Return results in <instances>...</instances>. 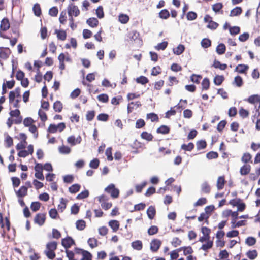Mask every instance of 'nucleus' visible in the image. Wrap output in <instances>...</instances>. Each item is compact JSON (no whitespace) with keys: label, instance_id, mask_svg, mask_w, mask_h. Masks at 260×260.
Masks as SVG:
<instances>
[{"label":"nucleus","instance_id":"f257e3e1","mask_svg":"<svg viewBox=\"0 0 260 260\" xmlns=\"http://www.w3.org/2000/svg\"><path fill=\"white\" fill-rule=\"evenodd\" d=\"M105 191L110 193L111 197L113 199L117 198L119 196V190L115 187L114 184H109L105 188Z\"/></svg>","mask_w":260,"mask_h":260},{"label":"nucleus","instance_id":"f03ea898","mask_svg":"<svg viewBox=\"0 0 260 260\" xmlns=\"http://www.w3.org/2000/svg\"><path fill=\"white\" fill-rule=\"evenodd\" d=\"M61 245L66 249H68L72 245H76V243L72 237L67 236L66 238L62 239Z\"/></svg>","mask_w":260,"mask_h":260},{"label":"nucleus","instance_id":"7ed1b4c3","mask_svg":"<svg viewBox=\"0 0 260 260\" xmlns=\"http://www.w3.org/2000/svg\"><path fill=\"white\" fill-rule=\"evenodd\" d=\"M68 13L69 16L74 14L75 17H77L80 14V10L77 6L71 4L68 7Z\"/></svg>","mask_w":260,"mask_h":260},{"label":"nucleus","instance_id":"20e7f679","mask_svg":"<svg viewBox=\"0 0 260 260\" xmlns=\"http://www.w3.org/2000/svg\"><path fill=\"white\" fill-rule=\"evenodd\" d=\"M161 245V241L158 239H153L150 243V250L153 252H157Z\"/></svg>","mask_w":260,"mask_h":260},{"label":"nucleus","instance_id":"39448f33","mask_svg":"<svg viewBox=\"0 0 260 260\" xmlns=\"http://www.w3.org/2000/svg\"><path fill=\"white\" fill-rule=\"evenodd\" d=\"M46 220L45 213H38L34 218V222L40 226L43 225Z\"/></svg>","mask_w":260,"mask_h":260},{"label":"nucleus","instance_id":"423d86ee","mask_svg":"<svg viewBox=\"0 0 260 260\" xmlns=\"http://www.w3.org/2000/svg\"><path fill=\"white\" fill-rule=\"evenodd\" d=\"M9 20L7 17H4L1 21L0 31H6L10 28Z\"/></svg>","mask_w":260,"mask_h":260},{"label":"nucleus","instance_id":"0eeeda50","mask_svg":"<svg viewBox=\"0 0 260 260\" xmlns=\"http://www.w3.org/2000/svg\"><path fill=\"white\" fill-rule=\"evenodd\" d=\"M248 103L254 104L256 103H259V105L258 109L256 110V111H258L260 108V95L258 94H253L249 96L246 100Z\"/></svg>","mask_w":260,"mask_h":260},{"label":"nucleus","instance_id":"6e6552de","mask_svg":"<svg viewBox=\"0 0 260 260\" xmlns=\"http://www.w3.org/2000/svg\"><path fill=\"white\" fill-rule=\"evenodd\" d=\"M11 53V50L8 47H0V58L3 59H7L9 54Z\"/></svg>","mask_w":260,"mask_h":260},{"label":"nucleus","instance_id":"1a4fd4ad","mask_svg":"<svg viewBox=\"0 0 260 260\" xmlns=\"http://www.w3.org/2000/svg\"><path fill=\"white\" fill-rule=\"evenodd\" d=\"M17 197L18 198H23L27 194L26 187L24 186H21L19 190H16L14 189Z\"/></svg>","mask_w":260,"mask_h":260},{"label":"nucleus","instance_id":"9d476101","mask_svg":"<svg viewBox=\"0 0 260 260\" xmlns=\"http://www.w3.org/2000/svg\"><path fill=\"white\" fill-rule=\"evenodd\" d=\"M249 69V66L247 64H239L235 69V71L240 74H244L246 73Z\"/></svg>","mask_w":260,"mask_h":260},{"label":"nucleus","instance_id":"9b49d317","mask_svg":"<svg viewBox=\"0 0 260 260\" xmlns=\"http://www.w3.org/2000/svg\"><path fill=\"white\" fill-rule=\"evenodd\" d=\"M223 7V5L222 3L219 2L217 3L212 6V10L215 13H220L221 14H223V11L222 10V9Z\"/></svg>","mask_w":260,"mask_h":260},{"label":"nucleus","instance_id":"f8f14e48","mask_svg":"<svg viewBox=\"0 0 260 260\" xmlns=\"http://www.w3.org/2000/svg\"><path fill=\"white\" fill-rule=\"evenodd\" d=\"M109 226L112 229L113 232H116L119 228L120 224L118 220H111L108 222Z\"/></svg>","mask_w":260,"mask_h":260},{"label":"nucleus","instance_id":"ddd939ff","mask_svg":"<svg viewBox=\"0 0 260 260\" xmlns=\"http://www.w3.org/2000/svg\"><path fill=\"white\" fill-rule=\"evenodd\" d=\"M147 215L149 219L152 220L156 215V210L154 206H150L147 210Z\"/></svg>","mask_w":260,"mask_h":260},{"label":"nucleus","instance_id":"4468645a","mask_svg":"<svg viewBox=\"0 0 260 260\" xmlns=\"http://www.w3.org/2000/svg\"><path fill=\"white\" fill-rule=\"evenodd\" d=\"M55 34H56L58 40L64 41L66 39L67 33L66 30L63 29H56L55 30Z\"/></svg>","mask_w":260,"mask_h":260},{"label":"nucleus","instance_id":"2eb2a0df","mask_svg":"<svg viewBox=\"0 0 260 260\" xmlns=\"http://www.w3.org/2000/svg\"><path fill=\"white\" fill-rule=\"evenodd\" d=\"M170 132V128L169 126L166 125H162L158 127L156 130V133L158 134H161L163 135L168 134Z\"/></svg>","mask_w":260,"mask_h":260},{"label":"nucleus","instance_id":"dca6fc26","mask_svg":"<svg viewBox=\"0 0 260 260\" xmlns=\"http://www.w3.org/2000/svg\"><path fill=\"white\" fill-rule=\"evenodd\" d=\"M99 20L95 17H91L87 19L86 23L91 27H96L99 24Z\"/></svg>","mask_w":260,"mask_h":260},{"label":"nucleus","instance_id":"f3484780","mask_svg":"<svg viewBox=\"0 0 260 260\" xmlns=\"http://www.w3.org/2000/svg\"><path fill=\"white\" fill-rule=\"evenodd\" d=\"M242 13V9L241 7L237 6L231 10L230 14V17L239 16Z\"/></svg>","mask_w":260,"mask_h":260},{"label":"nucleus","instance_id":"a211bd4d","mask_svg":"<svg viewBox=\"0 0 260 260\" xmlns=\"http://www.w3.org/2000/svg\"><path fill=\"white\" fill-rule=\"evenodd\" d=\"M216 69H219L221 70H225L227 67L228 65L225 63H221L219 61L215 59L212 65Z\"/></svg>","mask_w":260,"mask_h":260},{"label":"nucleus","instance_id":"6ab92c4d","mask_svg":"<svg viewBox=\"0 0 260 260\" xmlns=\"http://www.w3.org/2000/svg\"><path fill=\"white\" fill-rule=\"evenodd\" d=\"M131 246L134 249L141 250L143 248V243L141 240H137L131 243Z\"/></svg>","mask_w":260,"mask_h":260},{"label":"nucleus","instance_id":"aec40b11","mask_svg":"<svg viewBox=\"0 0 260 260\" xmlns=\"http://www.w3.org/2000/svg\"><path fill=\"white\" fill-rule=\"evenodd\" d=\"M251 166L249 165H244L240 169V173L241 175H246L250 173Z\"/></svg>","mask_w":260,"mask_h":260},{"label":"nucleus","instance_id":"412c9836","mask_svg":"<svg viewBox=\"0 0 260 260\" xmlns=\"http://www.w3.org/2000/svg\"><path fill=\"white\" fill-rule=\"evenodd\" d=\"M81 185L79 184L75 183L69 187V191L72 194H75L79 191Z\"/></svg>","mask_w":260,"mask_h":260},{"label":"nucleus","instance_id":"4be33fe9","mask_svg":"<svg viewBox=\"0 0 260 260\" xmlns=\"http://www.w3.org/2000/svg\"><path fill=\"white\" fill-rule=\"evenodd\" d=\"M185 49L184 45L179 44L176 48L173 49V51L175 54L179 55L184 51Z\"/></svg>","mask_w":260,"mask_h":260},{"label":"nucleus","instance_id":"5701e85b","mask_svg":"<svg viewBox=\"0 0 260 260\" xmlns=\"http://www.w3.org/2000/svg\"><path fill=\"white\" fill-rule=\"evenodd\" d=\"M226 51V46L224 44L221 43L219 44L216 47V51L219 55L223 54Z\"/></svg>","mask_w":260,"mask_h":260},{"label":"nucleus","instance_id":"b1692460","mask_svg":"<svg viewBox=\"0 0 260 260\" xmlns=\"http://www.w3.org/2000/svg\"><path fill=\"white\" fill-rule=\"evenodd\" d=\"M32 11L35 16L40 17L42 14V11L39 4L36 3L32 8Z\"/></svg>","mask_w":260,"mask_h":260},{"label":"nucleus","instance_id":"393cba45","mask_svg":"<svg viewBox=\"0 0 260 260\" xmlns=\"http://www.w3.org/2000/svg\"><path fill=\"white\" fill-rule=\"evenodd\" d=\"M225 180L224 176H220L218 177L217 181V188L218 190H221L223 188Z\"/></svg>","mask_w":260,"mask_h":260},{"label":"nucleus","instance_id":"a878e982","mask_svg":"<svg viewBox=\"0 0 260 260\" xmlns=\"http://www.w3.org/2000/svg\"><path fill=\"white\" fill-rule=\"evenodd\" d=\"M53 108L55 112H60L63 108L62 104L60 101H56L53 104Z\"/></svg>","mask_w":260,"mask_h":260},{"label":"nucleus","instance_id":"bb28decb","mask_svg":"<svg viewBox=\"0 0 260 260\" xmlns=\"http://www.w3.org/2000/svg\"><path fill=\"white\" fill-rule=\"evenodd\" d=\"M246 255L248 257V258H249V259L254 260L257 257L258 253L256 250H248L246 252Z\"/></svg>","mask_w":260,"mask_h":260},{"label":"nucleus","instance_id":"cd10ccee","mask_svg":"<svg viewBox=\"0 0 260 260\" xmlns=\"http://www.w3.org/2000/svg\"><path fill=\"white\" fill-rule=\"evenodd\" d=\"M76 227L79 231L83 230L86 227V222L83 219L78 220L76 222Z\"/></svg>","mask_w":260,"mask_h":260},{"label":"nucleus","instance_id":"c85d7f7f","mask_svg":"<svg viewBox=\"0 0 260 260\" xmlns=\"http://www.w3.org/2000/svg\"><path fill=\"white\" fill-rule=\"evenodd\" d=\"M194 147V144L192 142H189L188 144H183L181 146V149L186 151H191Z\"/></svg>","mask_w":260,"mask_h":260},{"label":"nucleus","instance_id":"c756f323","mask_svg":"<svg viewBox=\"0 0 260 260\" xmlns=\"http://www.w3.org/2000/svg\"><path fill=\"white\" fill-rule=\"evenodd\" d=\"M224 80V77L223 75H216L213 80L215 85H220Z\"/></svg>","mask_w":260,"mask_h":260},{"label":"nucleus","instance_id":"7c9ffc66","mask_svg":"<svg viewBox=\"0 0 260 260\" xmlns=\"http://www.w3.org/2000/svg\"><path fill=\"white\" fill-rule=\"evenodd\" d=\"M213 245V241H209L206 243L203 244L200 247V249H202L205 251H207L209 249H211Z\"/></svg>","mask_w":260,"mask_h":260},{"label":"nucleus","instance_id":"2f4dec72","mask_svg":"<svg viewBox=\"0 0 260 260\" xmlns=\"http://www.w3.org/2000/svg\"><path fill=\"white\" fill-rule=\"evenodd\" d=\"M136 81L137 83L144 85L149 82V80L146 77L141 75L136 78Z\"/></svg>","mask_w":260,"mask_h":260},{"label":"nucleus","instance_id":"473e14b6","mask_svg":"<svg viewBox=\"0 0 260 260\" xmlns=\"http://www.w3.org/2000/svg\"><path fill=\"white\" fill-rule=\"evenodd\" d=\"M58 149L59 153L63 154H68L71 151V149L69 146L64 145L60 146Z\"/></svg>","mask_w":260,"mask_h":260},{"label":"nucleus","instance_id":"72a5a7b5","mask_svg":"<svg viewBox=\"0 0 260 260\" xmlns=\"http://www.w3.org/2000/svg\"><path fill=\"white\" fill-rule=\"evenodd\" d=\"M202 87L203 90H207L210 85V82L209 78L207 77L204 78L202 82Z\"/></svg>","mask_w":260,"mask_h":260},{"label":"nucleus","instance_id":"f704fd0d","mask_svg":"<svg viewBox=\"0 0 260 260\" xmlns=\"http://www.w3.org/2000/svg\"><path fill=\"white\" fill-rule=\"evenodd\" d=\"M196 145L197 149L198 150H200L206 148L207 143L205 140H201L197 142Z\"/></svg>","mask_w":260,"mask_h":260},{"label":"nucleus","instance_id":"c9c22d12","mask_svg":"<svg viewBox=\"0 0 260 260\" xmlns=\"http://www.w3.org/2000/svg\"><path fill=\"white\" fill-rule=\"evenodd\" d=\"M170 14L167 9L161 10L159 13V17L163 19H167L170 17Z\"/></svg>","mask_w":260,"mask_h":260},{"label":"nucleus","instance_id":"e433bc0d","mask_svg":"<svg viewBox=\"0 0 260 260\" xmlns=\"http://www.w3.org/2000/svg\"><path fill=\"white\" fill-rule=\"evenodd\" d=\"M67 202H68V200L66 199H64L63 198H61L60 199V204L58 205V210H60L61 212H62L64 210V209L66 208Z\"/></svg>","mask_w":260,"mask_h":260},{"label":"nucleus","instance_id":"4c0bfd02","mask_svg":"<svg viewBox=\"0 0 260 260\" xmlns=\"http://www.w3.org/2000/svg\"><path fill=\"white\" fill-rule=\"evenodd\" d=\"M57 248V242L51 241L46 244V249L55 251Z\"/></svg>","mask_w":260,"mask_h":260},{"label":"nucleus","instance_id":"58836bf2","mask_svg":"<svg viewBox=\"0 0 260 260\" xmlns=\"http://www.w3.org/2000/svg\"><path fill=\"white\" fill-rule=\"evenodd\" d=\"M233 84H235L238 87H241L243 84L242 78L239 75L236 76L234 78Z\"/></svg>","mask_w":260,"mask_h":260},{"label":"nucleus","instance_id":"ea45409f","mask_svg":"<svg viewBox=\"0 0 260 260\" xmlns=\"http://www.w3.org/2000/svg\"><path fill=\"white\" fill-rule=\"evenodd\" d=\"M89 196V192L88 190L85 189V190L82 191L80 193H79L76 199L77 200H82L88 198Z\"/></svg>","mask_w":260,"mask_h":260},{"label":"nucleus","instance_id":"a19ab883","mask_svg":"<svg viewBox=\"0 0 260 260\" xmlns=\"http://www.w3.org/2000/svg\"><path fill=\"white\" fill-rule=\"evenodd\" d=\"M198 17L197 13L194 11H189L186 14V18L188 21H193L197 19Z\"/></svg>","mask_w":260,"mask_h":260},{"label":"nucleus","instance_id":"79ce46f5","mask_svg":"<svg viewBox=\"0 0 260 260\" xmlns=\"http://www.w3.org/2000/svg\"><path fill=\"white\" fill-rule=\"evenodd\" d=\"M210 186L207 181L204 182L201 185V191L205 193H209L210 192Z\"/></svg>","mask_w":260,"mask_h":260},{"label":"nucleus","instance_id":"37998d69","mask_svg":"<svg viewBox=\"0 0 260 260\" xmlns=\"http://www.w3.org/2000/svg\"><path fill=\"white\" fill-rule=\"evenodd\" d=\"M141 137L142 139L146 140L148 141H152L153 136L151 133H148L147 132H143L141 134Z\"/></svg>","mask_w":260,"mask_h":260},{"label":"nucleus","instance_id":"c03bdc74","mask_svg":"<svg viewBox=\"0 0 260 260\" xmlns=\"http://www.w3.org/2000/svg\"><path fill=\"white\" fill-rule=\"evenodd\" d=\"M201 46L204 48H207L211 46V41L208 38H204L201 42Z\"/></svg>","mask_w":260,"mask_h":260},{"label":"nucleus","instance_id":"a18cd8bd","mask_svg":"<svg viewBox=\"0 0 260 260\" xmlns=\"http://www.w3.org/2000/svg\"><path fill=\"white\" fill-rule=\"evenodd\" d=\"M7 135V136L5 140V142L6 144V147L9 148L13 145V138L8 134V133H5V135Z\"/></svg>","mask_w":260,"mask_h":260},{"label":"nucleus","instance_id":"49530a36","mask_svg":"<svg viewBox=\"0 0 260 260\" xmlns=\"http://www.w3.org/2000/svg\"><path fill=\"white\" fill-rule=\"evenodd\" d=\"M41 204L38 201L32 202L30 205V208L33 212L38 211L41 207Z\"/></svg>","mask_w":260,"mask_h":260},{"label":"nucleus","instance_id":"de8ad7c7","mask_svg":"<svg viewBox=\"0 0 260 260\" xmlns=\"http://www.w3.org/2000/svg\"><path fill=\"white\" fill-rule=\"evenodd\" d=\"M256 239L254 237H248L245 240V243L249 246H252L255 244Z\"/></svg>","mask_w":260,"mask_h":260},{"label":"nucleus","instance_id":"09e8293b","mask_svg":"<svg viewBox=\"0 0 260 260\" xmlns=\"http://www.w3.org/2000/svg\"><path fill=\"white\" fill-rule=\"evenodd\" d=\"M230 34L232 36H235L240 32V28L237 26H231L230 27Z\"/></svg>","mask_w":260,"mask_h":260},{"label":"nucleus","instance_id":"8fccbe9b","mask_svg":"<svg viewBox=\"0 0 260 260\" xmlns=\"http://www.w3.org/2000/svg\"><path fill=\"white\" fill-rule=\"evenodd\" d=\"M44 253L46 255L47 258L49 259H51V260L53 259L55 257V256H56V254H55L54 251H53V250H49L46 249L44 251Z\"/></svg>","mask_w":260,"mask_h":260},{"label":"nucleus","instance_id":"3c124183","mask_svg":"<svg viewBox=\"0 0 260 260\" xmlns=\"http://www.w3.org/2000/svg\"><path fill=\"white\" fill-rule=\"evenodd\" d=\"M100 165V160L98 158H94L89 163V167L93 169H98Z\"/></svg>","mask_w":260,"mask_h":260},{"label":"nucleus","instance_id":"603ef678","mask_svg":"<svg viewBox=\"0 0 260 260\" xmlns=\"http://www.w3.org/2000/svg\"><path fill=\"white\" fill-rule=\"evenodd\" d=\"M118 17L119 21L122 24L126 23L129 19L128 16L124 14H120Z\"/></svg>","mask_w":260,"mask_h":260},{"label":"nucleus","instance_id":"864d4df0","mask_svg":"<svg viewBox=\"0 0 260 260\" xmlns=\"http://www.w3.org/2000/svg\"><path fill=\"white\" fill-rule=\"evenodd\" d=\"M82 258L80 260H92V254L87 250L83 251V253L82 254Z\"/></svg>","mask_w":260,"mask_h":260},{"label":"nucleus","instance_id":"5fc2aeb1","mask_svg":"<svg viewBox=\"0 0 260 260\" xmlns=\"http://www.w3.org/2000/svg\"><path fill=\"white\" fill-rule=\"evenodd\" d=\"M202 77L200 75H197L193 74L190 76V81L194 83L199 84L200 80L202 79Z\"/></svg>","mask_w":260,"mask_h":260},{"label":"nucleus","instance_id":"6e6d98bb","mask_svg":"<svg viewBox=\"0 0 260 260\" xmlns=\"http://www.w3.org/2000/svg\"><path fill=\"white\" fill-rule=\"evenodd\" d=\"M109 116L106 113H100L97 116V119L101 121H107L109 120Z\"/></svg>","mask_w":260,"mask_h":260},{"label":"nucleus","instance_id":"4d7b16f0","mask_svg":"<svg viewBox=\"0 0 260 260\" xmlns=\"http://www.w3.org/2000/svg\"><path fill=\"white\" fill-rule=\"evenodd\" d=\"M158 232V228L156 225L151 226L147 231L149 235H153L157 234Z\"/></svg>","mask_w":260,"mask_h":260},{"label":"nucleus","instance_id":"13d9d810","mask_svg":"<svg viewBox=\"0 0 260 260\" xmlns=\"http://www.w3.org/2000/svg\"><path fill=\"white\" fill-rule=\"evenodd\" d=\"M96 15L99 19L104 17V12L102 6H99L96 10Z\"/></svg>","mask_w":260,"mask_h":260},{"label":"nucleus","instance_id":"bf43d9fd","mask_svg":"<svg viewBox=\"0 0 260 260\" xmlns=\"http://www.w3.org/2000/svg\"><path fill=\"white\" fill-rule=\"evenodd\" d=\"M87 243L91 248H94L98 246V240L95 238H89L87 241Z\"/></svg>","mask_w":260,"mask_h":260},{"label":"nucleus","instance_id":"052dcab7","mask_svg":"<svg viewBox=\"0 0 260 260\" xmlns=\"http://www.w3.org/2000/svg\"><path fill=\"white\" fill-rule=\"evenodd\" d=\"M80 210V206L78 205L77 203H75L71 207V213L72 214L76 215L77 214Z\"/></svg>","mask_w":260,"mask_h":260},{"label":"nucleus","instance_id":"680f3d73","mask_svg":"<svg viewBox=\"0 0 260 260\" xmlns=\"http://www.w3.org/2000/svg\"><path fill=\"white\" fill-rule=\"evenodd\" d=\"M218 157V153L217 152L211 151L206 154V157L208 159H216Z\"/></svg>","mask_w":260,"mask_h":260},{"label":"nucleus","instance_id":"e2e57ef3","mask_svg":"<svg viewBox=\"0 0 260 260\" xmlns=\"http://www.w3.org/2000/svg\"><path fill=\"white\" fill-rule=\"evenodd\" d=\"M12 185L14 188H16L18 187L21 183V180L19 178L17 177H12L11 178Z\"/></svg>","mask_w":260,"mask_h":260},{"label":"nucleus","instance_id":"0e129e2a","mask_svg":"<svg viewBox=\"0 0 260 260\" xmlns=\"http://www.w3.org/2000/svg\"><path fill=\"white\" fill-rule=\"evenodd\" d=\"M98 100L103 103H107L109 101V96L107 94L102 93L97 97Z\"/></svg>","mask_w":260,"mask_h":260},{"label":"nucleus","instance_id":"69168bd1","mask_svg":"<svg viewBox=\"0 0 260 260\" xmlns=\"http://www.w3.org/2000/svg\"><path fill=\"white\" fill-rule=\"evenodd\" d=\"M49 215L50 218L55 219L58 216V213L55 208H52L49 211Z\"/></svg>","mask_w":260,"mask_h":260},{"label":"nucleus","instance_id":"338daca9","mask_svg":"<svg viewBox=\"0 0 260 260\" xmlns=\"http://www.w3.org/2000/svg\"><path fill=\"white\" fill-rule=\"evenodd\" d=\"M239 113L240 116L243 118L248 117L249 114V111L245 109L243 107H241L239 109Z\"/></svg>","mask_w":260,"mask_h":260},{"label":"nucleus","instance_id":"774afa93","mask_svg":"<svg viewBox=\"0 0 260 260\" xmlns=\"http://www.w3.org/2000/svg\"><path fill=\"white\" fill-rule=\"evenodd\" d=\"M252 158L251 155L249 153H244L243 156L241 158V161L244 163H247L251 160Z\"/></svg>","mask_w":260,"mask_h":260}]
</instances>
